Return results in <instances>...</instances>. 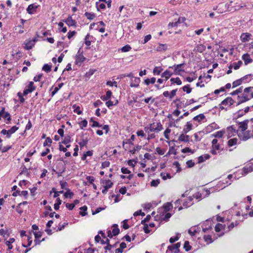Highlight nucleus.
I'll use <instances>...</instances> for the list:
<instances>
[{
    "mask_svg": "<svg viewBox=\"0 0 253 253\" xmlns=\"http://www.w3.org/2000/svg\"><path fill=\"white\" fill-rule=\"evenodd\" d=\"M80 128L83 129L84 127H85L87 125V121L86 120H84L79 123Z\"/></svg>",
    "mask_w": 253,
    "mask_h": 253,
    "instance_id": "nucleus-40",
    "label": "nucleus"
},
{
    "mask_svg": "<svg viewBox=\"0 0 253 253\" xmlns=\"http://www.w3.org/2000/svg\"><path fill=\"white\" fill-rule=\"evenodd\" d=\"M228 132V135H231V136L233 135L234 133L236 132V129L233 127L232 126H231L227 128Z\"/></svg>",
    "mask_w": 253,
    "mask_h": 253,
    "instance_id": "nucleus-28",
    "label": "nucleus"
},
{
    "mask_svg": "<svg viewBox=\"0 0 253 253\" xmlns=\"http://www.w3.org/2000/svg\"><path fill=\"white\" fill-rule=\"evenodd\" d=\"M151 39V35H148L145 36L143 42H142V43L144 44L147 42L150 39Z\"/></svg>",
    "mask_w": 253,
    "mask_h": 253,
    "instance_id": "nucleus-63",
    "label": "nucleus"
},
{
    "mask_svg": "<svg viewBox=\"0 0 253 253\" xmlns=\"http://www.w3.org/2000/svg\"><path fill=\"white\" fill-rule=\"evenodd\" d=\"M160 182V180L159 179H156V180H153L151 182V186H154V187H156V186H157L159 185Z\"/></svg>",
    "mask_w": 253,
    "mask_h": 253,
    "instance_id": "nucleus-56",
    "label": "nucleus"
},
{
    "mask_svg": "<svg viewBox=\"0 0 253 253\" xmlns=\"http://www.w3.org/2000/svg\"><path fill=\"white\" fill-rule=\"evenodd\" d=\"M246 78V77H243V78L234 81L233 83H232L233 87H237L241 84L242 83L245 81Z\"/></svg>",
    "mask_w": 253,
    "mask_h": 253,
    "instance_id": "nucleus-15",
    "label": "nucleus"
},
{
    "mask_svg": "<svg viewBox=\"0 0 253 253\" xmlns=\"http://www.w3.org/2000/svg\"><path fill=\"white\" fill-rule=\"evenodd\" d=\"M76 34V32L75 31H69L68 33V38L70 39L73 36H74Z\"/></svg>",
    "mask_w": 253,
    "mask_h": 253,
    "instance_id": "nucleus-64",
    "label": "nucleus"
},
{
    "mask_svg": "<svg viewBox=\"0 0 253 253\" xmlns=\"http://www.w3.org/2000/svg\"><path fill=\"white\" fill-rule=\"evenodd\" d=\"M38 7V5H37L35 4H30L27 8V11L29 14H33L34 12L36 11Z\"/></svg>",
    "mask_w": 253,
    "mask_h": 253,
    "instance_id": "nucleus-11",
    "label": "nucleus"
},
{
    "mask_svg": "<svg viewBox=\"0 0 253 253\" xmlns=\"http://www.w3.org/2000/svg\"><path fill=\"white\" fill-rule=\"evenodd\" d=\"M183 65V64H179L177 65H174L172 66L169 67V69L172 68L174 69V72L176 73L177 72H180L182 71L181 69V67Z\"/></svg>",
    "mask_w": 253,
    "mask_h": 253,
    "instance_id": "nucleus-16",
    "label": "nucleus"
},
{
    "mask_svg": "<svg viewBox=\"0 0 253 253\" xmlns=\"http://www.w3.org/2000/svg\"><path fill=\"white\" fill-rule=\"evenodd\" d=\"M35 87L34 85V83L33 82H30L27 86V88H25L23 91V95H26L29 93L32 92L34 90H35Z\"/></svg>",
    "mask_w": 253,
    "mask_h": 253,
    "instance_id": "nucleus-5",
    "label": "nucleus"
},
{
    "mask_svg": "<svg viewBox=\"0 0 253 253\" xmlns=\"http://www.w3.org/2000/svg\"><path fill=\"white\" fill-rule=\"evenodd\" d=\"M18 129V127L14 126H13L10 129L8 130V135L7 136V138H9L11 137V135L14 133Z\"/></svg>",
    "mask_w": 253,
    "mask_h": 253,
    "instance_id": "nucleus-20",
    "label": "nucleus"
},
{
    "mask_svg": "<svg viewBox=\"0 0 253 253\" xmlns=\"http://www.w3.org/2000/svg\"><path fill=\"white\" fill-rule=\"evenodd\" d=\"M63 83H60L58 84L57 87H55L54 88L53 91L51 93V96L53 97L58 91V90L62 87L63 85Z\"/></svg>",
    "mask_w": 253,
    "mask_h": 253,
    "instance_id": "nucleus-23",
    "label": "nucleus"
},
{
    "mask_svg": "<svg viewBox=\"0 0 253 253\" xmlns=\"http://www.w3.org/2000/svg\"><path fill=\"white\" fill-rule=\"evenodd\" d=\"M161 175L164 180H166L167 178H170L171 177L169 173L166 174L165 173H161Z\"/></svg>",
    "mask_w": 253,
    "mask_h": 253,
    "instance_id": "nucleus-61",
    "label": "nucleus"
},
{
    "mask_svg": "<svg viewBox=\"0 0 253 253\" xmlns=\"http://www.w3.org/2000/svg\"><path fill=\"white\" fill-rule=\"evenodd\" d=\"M88 142V139H83L81 142L79 143V144L80 145L81 147H84L86 145L87 143Z\"/></svg>",
    "mask_w": 253,
    "mask_h": 253,
    "instance_id": "nucleus-55",
    "label": "nucleus"
},
{
    "mask_svg": "<svg viewBox=\"0 0 253 253\" xmlns=\"http://www.w3.org/2000/svg\"><path fill=\"white\" fill-rule=\"evenodd\" d=\"M170 81L171 84H176L177 85H181L182 84V82L178 77L175 78H172L170 79Z\"/></svg>",
    "mask_w": 253,
    "mask_h": 253,
    "instance_id": "nucleus-22",
    "label": "nucleus"
},
{
    "mask_svg": "<svg viewBox=\"0 0 253 253\" xmlns=\"http://www.w3.org/2000/svg\"><path fill=\"white\" fill-rule=\"evenodd\" d=\"M73 108L74 109V112L77 113L79 115L82 114V111L80 110V107L79 106H76L74 105V106H73Z\"/></svg>",
    "mask_w": 253,
    "mask_h": 253,
    "instance_id": "nucleus-60",
    "label": "nucleus"
},
{
    "mask_svg": "<svg viewBox=\"0 0 253 253\" xmlns=\"http://www.w3.org/2000/svg\"><path fill=\"white\" fill-rule=\"evenodd\" d=\"M144 102L146 103L153 104L155 101V98H152L151 97L146 98L144 99Z\"/></svg>",
    "mask_w": 253,
    "mask_h": 253,
    "instance_id": "nucleus-52",
    "label": "nucleus"
},
{
    "mask_svg": "<svg viewBox=\"0 0 253 253\" xmlns=\"http://www.w3.org/2000/svg\"><path fill=\"white\" fill-rule=\"evenodd\" d=\"M186 128H184L183 130V131L185 133H187L188 132H189L190 130H191L192 127V125L190 122H187L186 126Z\"/></svg>",
    "mask_w": 253,
    "mask_h": 253,
    "instance_id": "nucleus-25",
    "label": "nucleus"
},
{
    "mask_svg": "<svg viewBox=\"0 0 253 253\" xmlns=\"http://www.w3.org/2000/svg\"><path fill=\"white\" fill-rule=\"evenodd\" d=\"M162 69L160 67H156L153 70V73L156 75H159L161 73Z\"/></svg>",
    "mask_w": 253,
    "mask_h": 253,
    "instance_id": "nucleus-57",
    "label": "nucleus"
},
{
    "mask_svg": "<svg viewBox=\"0 0 253 253\" xmlns=\"http://www.w3.org/2000/svg\"><path fill=\"white\" fill-rule=\"evenodd\" d=\"M113 184V183L110 180H107L105 181V187L106 189L110 188Z\"/></svg>",
    "mask_w": 253,
    "mask_h": 253,
    "instance_id": "nucleus-41",
    "label": "nucleus"
},
{
    "mask_svg": "<svg viewBox=\"0 0 253 253\" xmlns=\"http://www.w3.org/2000/svg\"><path fill=\"white\" fill-rule=\"evenodd\" d=\"M223 135V132L222 131H218L212 134L215 137L221 138Z\"/></svg>",
    "mask_w": 253,
    "mask_h": 253,
    "instance_id": "nucleus-53",
    "label": "nucleus"
},
{
    "mask_svg": "<svg viewBox=\"0 0 253 253\" xmlns=\"http://www.w3.org/2000/svg\"><path fill=\"white\" fill-rule=\"evenodd\" d=\"M178 140L179 141H183L185 142H189V136L187 135H185L182 133L178 137Z\"/></svg>",
    "mask_w": 253,
    "mask_h": 253,
    "instance_id": "nucleus-14",
    "label": "nucleus"
},
{
    "mask_svg": "<svg viewBox=\"0 0 253 253\" xmlns=\"http://www.w3.org/2000/svg\"><path fill=\"white\" fill-rule=\"evenodd\" d=\"M74 195V193L70 191V190L68 189L65 193H64V197L66 198H72Z\"/></svg>",
    "mask_w": 253,
    "mask_h": 253,
    "instance_id": "nucleus-38",
    "label": "nucleus"
},
{
    "mask_svg": "<svg viewBox=\"0 0 253 253\" xmlns=\"http://www.w3.org/2000/svg\"><path fill=\"white\" fill-rule=\"evenodd\" d=\"M242 64V62L241 61H239L238 62H237L236 63H233V68L235 70H237L240 68V67L241 66Z\"/></svg>",
    "mask_w": 253,
    "mask_h": 253,
    "instance_id": "nucleus-58",
    "label": "nucleus"
},
{
    "mask_svg": "<svg viewBox=\"0 0 253 253\" xmlns=\"http://www.w3.org/2000/svg\"><path fill=\"white\" fill-rule=\"evenodd\" d=\"M166 212L169 211L172 208V205L170 203H167L163 206Z\"/></svg>",
    "mask_w": 253,
    "mask_h": 253,
    "instance_id": "nucleus-29",
    "label": "nucleus"
},
{
    "mask_svg": "<svg viewBox=\"0 0 253 253\" xmlns=\"http://www.w3.org/2000/svg\"><path fill=\"white\" fill-rule=\"evenodd\" d=\"M68 45L63 42L58 41L57 43V47L58 48H64L67 47Z\"/></svg>",
    "mask_w": 253,
    "mask_h": 253,
    "instance_id": "nucleus-54",
    "label": "nucleus"
},
{
    "mask_svg": "<svg viewBox=\"0 0 253 253\" xmlns=\"http://www.w3.org/2000/svg\"><path fill=\"white\" fill-rule=\"evenodd\" d=\"M155 126V123L151 124L149 126L145 127V129L146 131H147L148 133L150 132H154L156 130H159L160 128L159 129L154 128Z\"/></svg>",
    "mask_w": 253,
    "mask_h": 253,
    "instance_id": "nucleus-17",
    "label": "nucleus"
},
{
    "mask_svg": "<svg viewBox=\"0 0 253 253\" xmlns=\"http://www.w3.org/2000/svg\"><path fill=\"white\" fill-rule=\"evenodd\" d=\"M242 59L244 60L245 65L252 63L253 61L250 55L248 53L244 54L242 56Z\"/></svg>",
    "mask_w": 253,
    "mask_h": 253,
    "instance_id": "nucleus-10",
    "label": "nucleus"
},
{
    "mask_svg": "<svg viewBox=\"0 0 253 253\" xmlns=\"http://www.w3.org/2000/svg\"><path fill=\"white\" fill-rule=\"evenodd\" d=\"M253 170V162L252 164V166H250L249 167H245L244 168V171L246 173L249 172H251Z\"/></svg>",
    "mask_w": 253,
    "mask_h": 253,
    "instance_id": "nucleus-43",
    "label": "nucleus"
},
{
    "mask_svg": "<svg viewBox=\"0 0 253 253\" xmlns=\"http://www.w3.org/2000/svg\"><path fill=\"white\" fill-rule=\"evenodd\" d=\"M234 101L231 97H227L224 100H223L221 103L220 104L219 108L221 110H223L224 109V107L221 105H229L231 106L233 104Z\"/></svg>",
    "mask_w": 253,
    "mask_h": 253,
    "instance_id": "nucleus-2",
    "label": "nucleus"
},
{
    "mask_svg": "<svg viewBox=\"0 0 253 253\" xmlns=\"http://www.w3.org/2000/svg\"><path fill=\"white\" fill-rule=\"evenodd\" d=\"M15 241L14 238H10L8 241H6V244L8 246V249L10 250L12 249V246L11 244L13 243Z\"/></svg>",
    "mask_w": 253,
    "mask_h": 253,
    "instance_id": "nucleus-39",
    "label": "nucleus"
},
{
    "mask_svg": "<svg viewBox=\"0 0 253 253\" xmlns=\"http://www.w3.org/2000/svg\"><path fill=\"white\" fill-rule=\"evenodd\" d=\"M131 49L130 46L128 44L126 45L121 48V51L123 52L129 51Z\"/></svg>",
    "mask_w": 253,
    "mask_h": 253,
    "instance_id": "nucleus-45",
    "label": "nucleus"
},
{
    "mask_svg": "<svg viewBox=\"0 0 253 253\" xmlns=\"http://www.w3.org/2000/svg\"><path fill=\"white\" fill-rule=\"evenodd\" d=\"M242 91H243V86H241L240 88H239L238 89H236V90L230 93V94L231 95H235L239 94V93H241L242 92Z\"/></svg>",
    "mask_w": 253,
    "mask_h": 253,
    "instance_id": "nucleus-49",
    "label": "nucleus"
},
{
    "mask_svg": "<svg viewBox=\"0 0 253 253\" xmlns=\"http://www.w3.org/2000/svg\"><path fill=\"white\" fill-rule=\"evenodd\" d=\"M62 201L59 198L56 199V203L54 205V208L55 210H58L59 209V206L61 205Z\"/></svg>",
    "mask_w": 253,
    "mask_h": 253,
    "instance_id": "nucleus-36",
    "label": "nucleus"
},
{
    "mask_svg": "<svg viewBox=\"0 0 253 253\" xmlns=\"http://www.w3.org/2000/svg\"><path fill=\"white\" fill-rule=\"evenodd\" d=\"M37 40L36 39L31 40H26L24 48L27 50H30L34 46Z\"/></svg>",
    "mask_w": 253,
    "mask_h": 253,
    "instance_id": "nucleus-4",
    "label": "nucleus"
},
{
    "mask_svg": "<svg viewBox=\"0 0 253 253\" xmlns=\"http://www.w3.org/2000/svg\"><path fill=\"white\" fill-rule=\"evenodd\" d=\"M205 118V116L203 114H199L193 118V120L198 122H200Z\"/></svg>",
    "mask_w": 253,
    "mask_h": 253,
    "instance_id": "nucleus-35",
    "label": "nucleus"
},
{
    "mask_svg": "<svg viewBox=\"0 0 253 253\" xmlns=\"http://www.w3.org/2000/svg\"><path fill=\"white\" fill-rule=\"evenodd\" d=\"M180 243L178 242L172 246H169L168 249L173 253H178L179 252V248L180 247Z\"/></svg>",
    "mask_w": 253,
    "mask_h": 253,
    "instance_id": "nucleus-6",
    "label": "nucleus"
},
{
    "mask_svg": "<svg viewBox=\"0 0 253 253\" xmlns=\"http://www.w3.org/2000/svg\"><path fill=\"white\" fill-rule=\"evenodd\" d=\"M156 82V78L154 77L151 78V79H147L144 80V83L146 85H149L150 84H154Z\"/></svg>",
    "mask_w": 253,
    "mask_h": 253,
    "instance_id": "nucleus-31",
    "label": "nucleus"
},
{
    "mask_svg": "<svg viewBox=\"0 0 253 253\" xmlns=\"http://www.w3.org/2000/svg\"><path fill=\"white\" fill-rule=\"evenodd\" d=\"M225 227V225H222V224L218 223L216 225V226L215 227V231L216 232H219L220 231H221L222 230L224 229Z\"/></svg>",
    "mask_w": 253,
    "mask_h": 253,
    "instance_id": "nucleus-24",
    "label": "nucleus"
},
{
    "mask_svg": "<svg viewBox=\"0 0 253 253\" xmlns=\"http://www.w3.org/2000/svg\"><path fill=\"white\" fill-rule=\"evenodd\" d=\"M239 101L237 103V105H239L240 104L245 102L247 101H249L251 99V97H249V95L247 94L243 93L241 96H238Z\"/></svg>",
    "mask_w": 253,
    "mask_h": 253,
    "instance_id": "nucleus-3",
    "label": "nucleus"
},
{
    "mask_svg": "<svg viewBox=\"0 0 253 253\" xmlns=\"http://www.w3.org/2000/svg\"><path fill=\"white\" fill-rule=\"evenodd\" d=\"M184 249L187 252L190 251L191 249V247L189 245V243L188 241H186L184 244Z\"/></svg>",
    "mask_w": 253,
    "mask_h": 253,
    "instance_id": "nucleus-51",
    "label": "nucleus"
},
{
    "mask_svg": "<svg viewBox=\"0 0 253 253\" xmlns=\"http://www.w3.org/2000/svg\"><path fill=\"white\" fill-rule=\"evenodd\" d=\"M181 152L183 153L190 152L191 153H194V151L190 149L189 147H185L181 150Z\"/></svg>",
    "mask_w": 253,
    "mask_h": 253,
    "instance_id": "nucleus-62",
    "label": "nucleus"
},
{
    "mask_svg": "<svg viewBox=\"0 0 253 253\" xmlns=\"http://www.w3.org/2000/svg\"><path fill=\"white\" fill-rule=\"evenodd\" d=\"M167 46L166 44H160L156 48L157 51H164L166 50Z\"/></svg>",
    "mask_w": 253,
    "mask_h": 253,
    "instance_id": "nucleus-27",
    "label": "nucleus"
},
{
    "mask_svg": "<svg viewBox=\"0 0 253 253\" xmlns=\"http://www.w3.org/2000/svg\"><path fill=\"white\" fill-rule=\"evenodd\" d=\"M159 128H161V129H160L159 130H155L154 132H159V131L162 130L163 128L162 125H161V124L160 123H158L156 124V125L155 124L154 128L159 129Z\"/></svg>",
    "mask_w": 253,
    "mask_h": 253,
    "instance_id": "nucleus-59",
    "label": "nucleus"
},
{
    "mask_svg": "<svg viewBox=\"0 0 253 253\" xmlns=\"http://www.w3.org/2000/svg\"><path fill=\"white\" fill-rule=\"evenodd\" d=\"M204 240L207 244H210L212 242L211 237L210 235H205L204 237Z\"/></svg>",
    "mask_w": 253,
    "mask_h": 253,
    "instance_id": "nucleus-42",
    "label": "nucleus"
},
{
    "mask_svg": "<svg viewBox=\"0 0 253 253\" xmlns=\"http://www.w3.org/2000/svg\"><path fill=\"white\" fill-rule=\"evenodd\" d=\"M172 75V73L170 71L167 70H166L162 74V77L166 78V80H168L169 78V77Z\"/></svg>",
    "mask_w": 253,
    "mask_h": 253,
    "instance_id": "nucleus-19",
    "label": "nucleus"
},
{
    "mask_svg": "<svg viewBox=\"0 0 253 253\" xmlns=\"http://www.w3.org/2000/svg\"><path fill=\"white\" fill-rule=\"evenodd\" d=\"M112 95V92L110 90H108L106 92V95L104 96H102L101 97V99L104 101H106L110 99L111 96Z\"/></svg>",
    "mask_w": 253,
    "mask_h": 253,
    "instance_id": "nucleus-21",
    "label": "nucleus"
},
{
    "mask_svg": "<svg viewBox=\"0 0 253 253\" xmlns=\"http://www.w3.org/2000/svg\"><path fill=\"white\" fill-rule=\"evenodd\" d=\"M69 26L76 27V22L75 20H73L71 16H69L68 18L63 20Z\"/></svg>",
    "mask_w": 253,
    "mask_h": 253,
    "instance_id": "nucleus-8",
    "label": "nucleus"
},
{
    "mask_svg": "<svg viewBox=\"0 0 253 253\" xmlns=\"http://www.w3.org/2000/svg\"><path fill=\"white\" fill-rule=\"evenodd\" d=\"M59 165H60L62 168L59 169L58 171H56V173L58 174V176H60L65 170V166L62 163H59Z\"/></svg>",
    "mask_w": 253,
    "mask_h": 253,
    "instance_id": "nucleus-18",
    "label": "nucleus"
},
{
    "mask_svg": "<svg viewBox=\"0 0 253 253\" xmlns=\"http://www.w3.org/2000/svg\"><path fill=\"white\" fill-rule=\"evenodd\" d=\"M237 141L238 139L236 138L230 139L228 141V145L230 147L235 145L237 143Z\"/></svg>",
    "mask_w": 253,
    "mask_h": 253,
    "instance_id": "nucleus-30",
    "label": "nucleus"
},
{
    "mask_svg": "<svg viewBox=\"0 0 253 253\" xmlns=\"http://www.w3.org/2000/svg\"><path fill=\"white\" fill-rule=\"evenodd\" d=\"M249 122L248 120H246L243 122L239 123V128L241 129V132L245 131L248 128V124Z\"/></svg>",
    "mask_w": 253,
    "mask_h": 253,
    "instance_id": "nucleus-9",
    "label": "nucleus"
},
{
    "mask_svg": "<svg viewBox=\"0 0 253 253\" xmlns=\"http://www.w3.org/2000/svg\"><path fill=\"white\" fill-rule=\"evenodd\" d=\"M238 136L241 140L246 141L249 139L253 137V134L250 130L244 131L240 132L238 134Z\"/></svg>",
    "mask_w": 253,
    "mask_h": 253,
    "instance_id": "nucleus-1",
    "label": "nucleus"
},
{
    "mask_svg": "<svg viewBox=\"0 0 253 253\" xmlns=\"http://www.w3.org/2000/svg\"><path fill=\"white\" fill-rule=\"evenodd\" d=\"M51 143H52V140L49 137H47L45 139V140L43 143V146H50Z\"/></svg>",
    "mask_w": 253,
    "mask_h": 253,
    "instance_id": "nucleus-46",
    "label": "nucleus"
},
{
    "mask_svg": "<svg viewBox=\"0 0 253 253\" xmlns=\"http://www.w3.org/2000/svg\"><path fill=\"white\" fill-rule=\"evenodd\" d=\"M252 35L249 33H243L241 35L240 39L242 42H247L251 40Z\"/></svg>",
    "mask_w": 253,
    "mask_h": 253,
    "instance_id": "nucleus-7",
    "label": "nucleus"
},
{
    "mask_svg": "<svg viewBox=\"0 0 253 253\" xmlns=\"http://www.w3.org/2000/svg\"><path fill=\"white\" fill-rule=\"evenodd\" d=\"M113 229L112 230V233L114 236H117L120 233V229L118 228V225L117 224H114L113 226Z\"/></svg>",
    "mask_w": 253,
    "mask_h": 253,
    "instance_id": "nucleus-26",
    "label": "nucleus"
},
{
    "mask_svg": "<svg viewBox=\"0 0 253 253\" xmlns=\"http://www.w3.org/2000/svg\"><path fill=\"white\" fill-rule=\"evenodd\" d=\"M140 79L138 77L134 78V80L132 81V83L130 84V86L132 87H137L139 86V84L140 82Z\"/></svg>",
    "mask_w": 253,
    "mask_h": 253,
    "instance_id": "nucleus-13",
    "label": "nucleus"
},
{
    "mask_svg": "<svg viewBox=\"0 0 253 253\" xmlns=\"http://www.w3.org/2000/svg\"><path fill=\"white\" fill-rule=\"evenodd\" d=\"M84 15L85 16V17L88 19H89V20H92L95 17V15L94 13H89V12H86L84 13Z\"/></svg>",
    "mask_w": 253,
    "mask_h": 253,
    "instance_id": "nucleus-32",
    "label": "nucleus"
},
{
    "mask_svg": "<svg viewBox=\"0 0 253 253\" xmlns=\"http://www.w3.org/2000/svg\"><path fill=\"white\" fill-rule=\"evenodd\" d=\"M180 235V234L177 233L175 237H171L169 239V242L170 243H173L175 242V241H177L179 238Z\"/></svg>",
    "mask_w": 253,
    "mask_h": 253,
    "instance_id": "nucleus-44",
    "label": "nucleus"
},
{
    "mask_svg": "<svg viewBox=\"0 0 253 253\" xmlns=\"http://www.w3.org/2000/svg\"><path fill=\"white\" fill-rule=\"evenodd\" d=\"M80 210L83 211H80V213L82 216H85L87 214V212H86L87 208L86 206H84L80 208Z\"/></svg>",
    "mask_w": 253,
    "mask_h": 253,
    "instance_id": "nucleus-37",
    "label": "nucleus"
},
{
    "mask_svg": "<svg viewBox=\"0 0 253 253\" xmlns=\"http://www.w3.org/2000/svg\"><path fill=\"white\" fill-rule=\"evenodd\" d=\"M90 37V35L89 34H87L85 38H84V43H85V44L86 45V46H90V44H91V42L90 41L88 40V39Z\"/></svg>",
    "mask_w": 253,
    "mask_h": 253,
    "instance_id": "nucleus-48",
    "label": "nucleus"
},
{
    "mask_svg": "<svg viewBox=\"0 0 253 253\" xmlns=\"http://www.w3.org/2000/svg\"><path fill=\"white\" fill-rule=\"evenodd\" d=\"M51 65H50L48 64H45L43 66L42 70L47 73H48L51 71Z\"/></svg>",
    "mask_w": 253,
    "mask_h": 253,
    "instance_id": "nucleus-33",
    "label": "nucleus"
},
{
    "mask_svg": "<svg viewBox=\"0 0 253 253\" xmlns=\"http://www.w3.org/2000/svg\"><path fill=\"white\" fill-rule=\"evenodd\" d=\"M197 232V230L195 227L191 228L188 230V233L191 236H194Z\"/></svg>",
    "mask_w": 253,
    "mask_h": 253,
    "instance_id": "nucleus-50",
    "label": "nucleus"
},
{
    "mask_svg": "<svg viewBox=\"0 0 253 253\" xmlns=\"http://www.w3.org/2000/svg\"><path fill=\"white\" fill-rule=\"evenodd\" d=\"M85 58L81 53L78 54L76 56V64H81L84 61Z\"/></svg>",
    "mask_w": 253,
    "mask_h": 253,
    "instance_id": "nucleus-12",
    "label": "nucleus"
},
{
    "mask_svg": "<svg viewBox=\"0 0 253 253\" xmlns=\"http://www.w3.org/2000/svg\"><path fill=\"white\" fill-rule=\"evenodd\" d=\"M96 7L97 8L98 10H99V9H104L106 7L105 4L103 3H99V2H96Z\"/></svg>",
    "mask_w": 253,
    "mask_h": 253,
    "instance_id": "nucleus-47",
    "label": "nucleus"
},
{
    "mask_svg": "<svg viewBox=\"0 0 253 253\" xmlns=\"http://www.w3.org/2000/svg\"><path fill=\"white\" fill-rule=\"evenodd\" d=\"M182 90L183 91H185L187 93H190L192 91V88L190 87L189 84H187L182 87Z\"/></svg>",
    "mask_w": 253,
    "mask_h": 253,
    "instance_id": "nucleus-34",
    "label": "nucleus"
}]
</instances>
